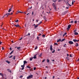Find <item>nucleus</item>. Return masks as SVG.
<instances>
[{
  "label": "nucleus",
  "mask_w": 79,
  "mask_h": 79,
  "mask_svg": "<svg viewBox=\"0 0 79 79\" xmlns=\"http://www.w3.org/2000/svg\"><path fill=\"white\" fill-rule=\"evenodd\" d=\"M23 63L24 64L23 65H22L21 66V67L22 68L21 69L22 70H23V69H24V65L25 64H26V63H27V61L26 60H24L23 61Z\"/></svg>",
  "instance_id": "1"
},
{
  "label": "nucleus",
  "mask_w": 79,
  "mask_h": 79,
  "mask_svg": "<svg viewBox=\"0 0 79 79\" xmlns=\"http://www.w3.org/2000/svg\"><path fill=\"white\" fill-rule=\"evenodd\" d=\"M33 77V75H29L28 77H27V79H31V78H32Z\"/></svg>",
  "instance_id": "2"
},
{
  "label": "nucleus",
  "mask_w": 79,
  "mask_h": 79,
  "mask_svg": "<svg viewBox=\"0 0 79 79\" xmlns=\"http://www.w3.org/2000/svg\"><path fill=\"white\" fill-rule=\"evenodd\" d=\"M52 5L53 6L54 10H56V7L55 6V4L54 3H53Z\"/></svg>",
  "instance_id": "3"
},
{
  "label": "nucleus",
  "mask_w": 79,
  "mask_h": 79,
  "mask_svg": "<svg viewBox=\"0 0 79 79\" xmlns=\"http://www.w3.org/2000/svg\"><path fill=\"white\" fill-rule=\"evenodd\" d=\"M71 25L70 24H69L68 25V27L67 29V31H69V29L71 28Z\"/></svg>",
  "instance_id": "4"
},
{
  "label": "nucleus",
  "mask_w": 79,
  "mask_h": 79,
  "mask_svg": "<svg viewBox=\"0 0 79 79\" xmlns=\"http://www.w3.org/2000/svg\"><path fill=\"white\" fill-rule=\"evenodd\" d=\"M35 26V27L34 28L35 29H36V28H37V27H38V25H35V24H34L32 26Z\"/></svg>",
  "instance_id": "5"
},
{
  "label": "nucleus",
  "mask_w": 79,
  "mask_h": 79,
  "mask_svg": "<svg viewBox=\"0 0 79 79\" xmlns=\"http://www.w3.org/2000/svg\"><path fill=\"white\" fill-rule=\"evenodd\" d=\"M69 44H74V43H73V42L72 41H69Z\"/></svg>",
  "instance_id": "6"
},
{
  "label": "nucleus",
  "mask_w": 79,
  "mask_h": 79,
  "mask_svg": "<svg viewBox=\"0 0 79 79\" xmlns=\"http://www.w3.org/2000/svg\"><path fill=\"white\" fill-rule=\"evenodd\" d=\"M14 25L15 26V27H21L19 26V24H18L17 25H16L15 24H14Z\"/></svg>",
  "instance_id": "7"
},
{
  "label": "nucleus",
  "mask_w": 79,
  "mask_h": 79,
  "mask_svg": "<svg viewBox=\"0 0 79 79\" xmlns=\"http://www.w3.org/2000/svg\"><path fill=\"white\" fill-rule=\"evenodd\" d=\"M73 41H74V42H79V40H77L76 39L73 40Z\"/></svg>",
  "instance_id": "8"
},
{
  "label": "nucleus",
  "mask_w": 79,
  "mask_h": 79,
  "mask_svg": "<svg viewBox=\"0 0 79 79\" xmlns=\"http://www.w3.org/2000/svg\"><path fill=\"white\" fill-rule=\"evenodd\" d=\"M50 49L51 51L53 50V48H52V45H51L50 46Z\"/></svg>",
  "instance_id": "9"
},
{
  "label": "nucleus",
  "mask_w": 79,
  "mask_h": 79,
  "mask_svg": "<svg viewBox=\"0 0 79 79\" xmlns=\"http://www.w3.org/2000/svg\"><path fill=\"white\" fill-rule=\"evenodd\" d=\"M11 8H10V9H9L8 11V12H11V11H12V10H11Z\"/></svg>",
  "instance_id": "10"
},
{
  "label": "nucleus",
  "mask_w": 79,
  "mask_h": 79,
  "mask_svg": "<svg viewBox=\"0 0 79 79\" xmlns=\"http://www.w3.org/2000/svg\"><path fill=\"white\" fill-rule=\"evenodd\" d=\"M4 16L5 17H8V13L4 15Z\"/></svg>",
  "instance_id": "11"
},
{
  "label": "nucleus",
  "mask_w": 79,
  "mask_h": 79,
  "mask_svg": "<svg viewBox=\"0 0 79 79\" xmlns=\"http://www.w3.org/2000/svg\"><path fill=\"white\" fill-rule=\"evenodd\" d=\"M7 71H8V72H10V73H11V71L10 69H7Z\"/></svg>",
  "instance_id": "12"
},
{
  "label": "nucleus",
  "mask_w": 79,
  "mask_h": 79,
  "mask_svg": "<svg viewBox=\"0 0 79 79\" xmlns=\"http://www.w3.org/2000/svg\"><path fill=\"white\" fill-rule=\"evenodd\" d=\"M15 57H16V56H14L13 57L12 59L13 60H15Z\"/></svg>",
  "instance_id": "13"
},
{
  "label": "nucleus",
  "mask_w": 79,
  "mask_h": 79,
  "mask_svg": "<svg viewBox=\"0 0 79 79\" xmlns=\"http://www.w3.org/2000/svg\"><path fill=\"white\" fill-rule=\"evenodd\" d=\"M74 34V35H78V33L77 32H75Z\"/></svg>",
  "instance_id": "14"
},
{
  "label": "nucleus",
  "mask_w": 79,
  "mask_h": 79,
  "mask_svg": "<svg viewBox=\"0 0 79 79\" xmlns=\"http://www.w3.org/2000/svg\"><path fill=\"white\" fill-rule=\"evenodd\" d=\"M61 40V39H59L57 40V42H60Z\"/></svg>",
  "instance_id": "15"
},
{
  "label": "nucleus",
  "mask_w": 79,
  "mask_h": 79,
  "mask_svg": "<svg viewBox=\"0 0 79 79\" xmlns=\"http://www.w3.org/2000/svg\"><path fill=\"white\" fill-rule=\"evenodd\" d=\"M6 62H7V63H8V64H10V62L8 61V60H6Z\"/></svg>",
  "instance_id": "16"
},
{
  "label": "nucleus",
  "mask_w": 79,
  "mask_h": 79,
  "mask_svg": "<svg viewBox=\"0 0 79 79\" xmlns=\"http://www.w3.org/2000/svg\"><path fill=\"white\" fill-rule=\"evenodd\" d=\"M37 58V57H36V55L33 57L34 59H35Z\"/></svg>",
  "instance_id": "17"
},
{
  "label": "nucleus",
  "mask_w": 79,
  "mask_h": 79,
  "mask_svg": "<svg viewBox=\"0 0 79 79\" xmlns=\"http://www.w3.org/2000/svg\"><path fill=\"white\" fill-rule=\"evenodd\" d=\"M42 54L41 53L39 56V57H42Z\"/></svg>",
  "instance_id": "18"
},
{
  "label": "nucleus",
  "mask_w": 79,
  "mask_h": 79,
  "mask_svg": "<svg viewBox=\"0 0 79 79\" xmlns=\"http://www.w3.org/2000/svg\"><path fill=\"white\" fill-rule=\"evenodd\" d=\"M13 50L10 53V54L11 55V54H12V53H13Z\"/></svg>",
  "instance_id": "19"
},
{
  "label": "nucleus",
  "mask_w": 79,
  "mask_h": 79,
  "mask_svg": "<svg viewBox=\"0 0 79 79\" xmlns=\"http://www.w3.org/2000/svg\"><path fill=\"white\" fill-rule=\"evenodd\" d=\"M33 59V57H32L31 58H30V60L31 61H32V60Z\"/></svg>",
  "instance_id": "20"
},
{
  "label": "nucleus",
  "mask_w": 79,
  "mask_h": 79,
  "mask_svg": "<svg viewBox=\"0 0 79 79\" xmlns=\"http://www.w3.org/2000/svg\"><path fill=\"white\" fill-rule=\"evenodd\" d=\"M20 48H21V47H17V49H18V50H19V49H20Z\"/></svg>",
  "instance_id": "21"
},
{
  "label": "nucleus",
  "mask_w": 79,
  "mask_h": 79,
  "mask_svg": "<svg viewBox=\"0 0 79 79\" xmlns=\"http://www.w3.org/2000/svg\"><path fill=\"white\" fill-rule=\"evenodd\" d=\"M37 47H38L37 46H36L35 48V50H36V49H37Z\"/></svg>",
  "instance_id": "22"
},
{
  "label": "nucleus",
  "mask_w": 79,
  "mask_h": 79,
  "mask_svg": "<svg viewBox=\"0 0 79 79\" xmlns=\"http://www.w3.org/2000/svg\"><path fill=\"white\" fill-rule=\"evenodd\" d=\"M47 61L48 63H49L50 62V61L49 60H48V59H47Z\"/></svg>",
  "instance_id": "23"
},
{
  "label": "nucleus",
  "mask_w": 79,
  "mask_h": 79,
  "mask_svg": "<svg viewBox=\"0 0 79 79\" xmlns=\"http://www.w3.org/2000/svg\"><path fill=\"white\" fill-rule=\"evenodd\" d=\"M66 44H65L64 45V47H66Z\"/></svg>",
  "instance_id": "24"
},
{
  "label": "nucleus",
  "mask_w": 79,
  "mask_h": 79,
  "mask_svg": "<svg viewBox=\"0 0 79 79\" xmlns=\"http://www.w3.org/2000/svg\"><path fill=\"white\" fill-rule=\"evenodd\" d=\"M18 13H23V12H21V11H18Z\"/></svg>",
  "instance_id": "25"
},
{
  "label": "nucleus",
  "mask_w": 79,
  "mask_h": 79,
  "mask_svg": "<svg viewBox=\"0 0 79 79\" xmlns=\"http://www.w3.org/2000/svg\"><path fill=\"white\" fill-rule=\"evenodd\" d=\"M0 76H3V74H2L1 73H0Z\"/></svg>",
  "instance_id": "26"
},
{
  "label": "nucleus",
  "mask_w": 79,
  "mask_h": 79,
  "mask_svg": "<svg viewBox=\"0 0 79 79\" xmlns=\"http://www.w3.org/2000/svg\"><path fill=\"white\" fill-rule=\"evenodd\" d=\"M65 40V39H63L61 41V42H63V41H64Z\"/></svg>",
  "instance_id": "27"
},
{
  "label": "nucleus",
  "mask_w": 79,
  "mask_h": 79,
  "mask_svg": "<svg viewBox=\"0 0 79 79\" xmlns=\"http://www.w3.org/2000/svg\"><path fill=\"white\" fill-rule=\"evenodd\" d=\"M73 1H74V0H73V2H72V5H73V4H74V2H73Z\"/></svg>",
  "instance_id": "28"
},
{
  "label": "nucleus",
  "mask_w": 79,
  "mask_h": 79,
  "mask_svg": "<svg viewBox=\"0 0 79 79\" xmlns=\"http://www.w3.org/2000/svg\"><path fill=\"white\" fill-rule=\"evenodd\" d=\"M15 22H16V23H17V22H18V20L17 19L15 21Z\"/></svg>",
  "instance_id": "29"
},
{
  "label": "nucleus",
  "mask_w": 79,
  "mask_h": 79,
  "mask_svg": "<svg viewBox=\"0 0 79 79\" xmlns=\"http://www.w3.org/2000/svg\"><path fill=\"white\" fill-rule=\"evenodd\" d=\"M44 19H45V20L46 21V20H47V19H46V17H44Z\"/></svg>",
  "instance_id": "30"
},
{
  "label": "nucleus",
  "mask_w": 79,
  "mask_h": 79,
  "mask_svg": "<svg viewBox=\"0 0 79 79\" xmlns=\"http://www.w3.org/2000/svg\"><path fill=\"white\" fill-rule=\"evenodd\" d=\"M28 68H31V67H29V66H27V67Z\"/></svg>",
  "instance_id": "31"
},
{
  "label": "nucleus",
  "mask_w": 79,
  "mask_h": 79,
  "mask_svg": "<svg viewBox=\"0 0 79 79\" xmlns=\"http://www.w3.org/2000/svg\"><path fill=\"white\" fill-rule=\"evenodd\" d=\"M77 45H76L75 46H76V47H78V43H76Z\"/></svg>",
  "instance_id": "32"
},
{
  "label": "nucleus",
  "mask_w": 79,
  "mask_h": 79,
  "mask_svg": "<svg viewBox=\"0 0 79 79\" xmlns=\"http://www.w3.org/2000/svg\"><path fill=\"white\" fill-rule=\"evenodd\" d=\"M45 61V60L44 59V60H42V62L43 63V62H44V61Z\"/></svg>",
  "instance_id": "33"
},
{
  "label": "nucleus",
  "mask_w": 79,
  "mask_h": 79,
  "mask_svg": "<svg viewBox=\"0 0 79 79\" xmlns=\"http://www.w3.org/2000/svg\"><path fill=\"white\" fill-rule=\"evenodd\" d=\"M13 57V55H11V56H10L9 58H12V57Z\"/></svg>",
  "instance_id": "34"
},
{
  "label": "nucleus",
  "mask_w": 79,
  "mask_h": 79,
  "mask_svg": "<svg viewBox=\"0 0 79 79\" xmlns=\"http://www.w3.org/2000/svg\"><path fill=\"white\" fill-rule=\"evenodd\" d=\"M67 4H68V5H69V6H71V5L69 4L68 2H67V3H66V5H67Z\"/></svg>",
  "instance_id": "35"
},
{
  "label": "nucleus",
  "mask_w": 79,
  "mask_h": 79,
  "mask_svg": "<svg viewBox=\"0 0 79 79\" xmlns=\"http://www.w3.org/2000/svg\"><path fill=\"white\" fill-rule=\"evenodd\" d=\"M39 36H37V40H39Z\"/></svg>",
  "instance_id": "36"
},
{
  "label": "nucleus",
  "mask_w": 79,
  "mask_h": 79,
  "mask_svg": "<svg viewBox=\"0 0 79 79\" xmlns=\"http://www.w3.org/2000/svg\"><path fill=\"white\" fill-rule=\"evenodd\" d=\"M55 52V50H53V51L52 52V53H53Z\"/></svg>",
  "instance_id": "37"
},
{
  "label": "nucleus",
  "mask_w": 79,
  "mask_h": 79,
  "mask_svg": "<svg viewBox=\"0 0 79 79\" xmlns=\"http://www.w3.org/2000/svg\"><path fill=\"white\" fill-rule=\"evenodd\" d=\"M76 31H77V30H75L74 31V32H76Z\"/></svg>",
  "instance_id": "38"
},
{
  "label": "nucleus",
  "mask_w": 79,
  "mask_h": 79,
  "mask_svg": "<svg viewBox=\"0 0 79 79\" xmlns=\"http://www.w3.org/2000/svg\"><path fill=\"white\" fill-rule=\"evenodd\" d=\"M23 77V76H22V75H21V76H20V78H22V77Z\"/></svg>",
  "instance_id": "39"
},
{
  "label": "nucleus",
  "mask_w": 79,
  "mask_h": 79,
  "mask_svg": "<svg viewBox=\"0 0 79 79\" xmlns=\"http://www.w3.org/2000/svg\"><path fill=\"white\" fill-rule=\"evenodd\" d=\"M74 23L75 24H76V23H77V21H75L74 22Z\"/></svg>",
  "instance_id": "40"
},
{
  "label": "nucleus",
  "mask_w": 79,
  "mask_h": 79,
  "mask_svg": "<svg viewBox=\"0 0 79 79\" xmlns=\"http://www.w3.org/2000/svg\"><path fill=\"white\" fill-rule=\"evenodd\" d=\"M54 45H58V44L55 43H54Z\"/></svg>",
  "instance_id": "41"
},
{
  "label": "nucleus",
  "mask_w": 79,
  "mask_h": 79,
  "mask_svg": "<svg viewBox=\"0 0 79 79\" xmlns=\"http://www.w3.org/2000/svg\"><path fill=\"white\" fill-rule=\"evenodd\" d=\"M34 70H35L36 69V68L35 67H34L33 69Z\"/></svg>",
  "instance_id": "42"
},
{
  "label": "nucleus",
  "mask_w": 79,
  "mask_h": 79,
  "mask_svg": "<svg viewBox=\"0 0 79 79\" xmlns=\"http://www.w3.org/2000/svg\"><path fill=\"white\" fill-rule=\"evenodd\" d=\"M13 13L11 12V13L10 14V15H13Z\"/></svg>",
  "instance_id": "43"
},
{
  "label": "nucleus",
  "mask_w": 79,
  "mask_h": 79,
  "mask_svg": "<svg viewBox=\"0 0 79 79\" xmlns=\"http://www.w3.org/2000/svg\"><path fill=\"white\" fill-rule=\"evenodd\" d=\"M64 34L65 35H66V34H67V33L65 32V33H64Z\"/></svg>",
  "instance_id": "44"
},
{
  "label": "nucleus",
  "mask_w": 79,
  "mask_h": 79,
  "mask_svg": "<svg viewBox=\"0 0 79 79\" xmlns=\"http://www.w3.org/2000/svg\"><path fill=\"white\" fill-rule=\"evenodd\" d=\"M70 23H73V21L72 20L71 21H70Z\"/></svg>",
  "instance_id": "45"
},
{
  "label": "nucleus",
  "mask_w": 79,
  "mask_h": 79,
  "mask_svg": "<svg viewBox=\"0 0 79 79\" xmlns=\"http://www.w3.org/2000/svg\"><path fill=\"white\" fill-rule=\"evenodd\" d=\"M38 20H36V23H38Z\"/></svg>",
  "instance_id": "46"
},
{
  "label": "nucleus",
  "mask_w": 79,
  "mask_h": 79,
  "mask_svg": "<svg viewBox=\"0 0 79 79\" xmlns=\"http://www.w3.org/2000/svg\"><path fill=\"white\" fill-rule=\"evenodd\" d=\"M8 15H10V13H7Z\"/></svg>",
  "instance_id": "47"
},
{
  "label": "nucleus",
  "mask_w": 79,
  "mask_h": 79,
  "mask_svg": "<svg viewBox=\"0 0 79 79\" xmlns=\"http://www.w3.org/2000/svg\"><path fill=\"white\" fill-rule=\"evenodd\" d=\"M67 56H69V54H67Z\"/></svg>",
  "instance_id": "48"
},
{
  "label": "nucleus",
  "mask_w": 79,
  "mask_h": 79,
  "mask_svg": "<svg viewBox=\"0 0 79 79\" xmlns=\"http://www.w3.org/2000/svg\"><path fill=\"white\" fill-rule=\"evenodd\" d=\"M23 39V37H22V38H21L19 39V40H21V39Z\"/></svg>",
  "instance_id": "49"
},
{
  "label": "nucleus",
  "mask_w": 79,
  "mask_h": 79,
  "mask_svg": "<svg viewBox=\"0 0 79 79\" xmlns=\"http://www.w3.org/2000/svg\"><path fill=\"white\" fill-rule=\"evenodd\" d=\"M5 49H4V48H3V47H2V50H4Z\"/></svg>",
  "instance_id": "50"
},
{
  "label": "nucleus",
  "mask_w": 79,
  "mask_h": 79,
  "mask_svg": "<svg viewBox=\"0 0 79 79\" xmlns=\"http://www.w3.org/2000/svg\"><path fill=\"white\" fill-rule=\"evenodd\" d=\"M41 35H42V34H39V35H39V36H40Z\"/></svg>",
  "instance_id": "51"
},
{
  "label": "nucleus",
  "mask_w": 79,
  "mask_h": 79,
  "mask_svg": "<svg viewBox=\"0 0 79 79\" xmlns=\"http://www.w3.org/2000/svg\"><path fill=\"white\" fill-rule=\"evenodd\" d=\"M42 37H45V35H42Z\"/></svg>",
  "instance_id": "52"
},
{
  "label": "nucleus",
  "mask_w": 79,
  "mask_h": 79,
  "mask_svg": "<svg viewBox=\"0 0 79 79\" xmlns=\"http://www.w3.org/2000/svg\"><path fill=\"white\" fill-rule=\"evenodd\" d=\"M12 49L10 47V50H11Z\"/></svg>",
  "instance_id": "53"
},
{
  "label": "nucleus",
  "mask_w": 79,
  "mask_h": 79,
  "mask_svg": "<svg viewBox=\"0 0 79 79\" xmlns=\"http://www.w3.org/2000/svg\"><path fill=\"white\" fill-rule=\"evenodd\" d=\"M31 14H32V15H34V12H32Z\"/></svg>",
  "instance_id": "54"
},
{
  "label": "nucleus",
  "mask_w": 79,
  "mask_h": 79,
  "mask_svg": "<svg viewBox=\"0 0 79 79\" xmlns=\"http://www.w3.org/2000/svg\"><path fill=\"white\" fill-rule=\"evenodd\" d=\"M42 23V22L40 21V23H40V24H41V23Z\"/></svg>",
  "instance_id": "55"
},
{
  "label": "nucleus",
  "mask_w": 79,
  "mask_h": 79,
  "mask_svg": "<svg viewBox=\"0 0 79 79\" xmlns=\"http://www.w3.org/2000/svg\"><path fill=\"white\" fill-rule=\"evenodd\" d=\"M70 57H72V55H71V54L70 55Z\"/></svg>",
  "instance_id": "56"
},
{
  "label": "nucleus",
  "mask_w": 79,
  "mask_h": 79,
  "mask_svg": "<svg viewBox=\"0 0 79 79\" xmlns=\"http://www.w3.org/2000/svg\"><path fill=\"white\" fill-rule=\"evenodd\" d=\"M28 35H30V33H29L28 34Z\"/></svg>",
  "instance_id": "57"
},
{
  "label": "nucleus",
  "mask_w": 79,
  "mask_h": 79,
  "mask_svg": "<svg viewBox=\"0 0 79 79\" xmlns=\"http://www.w3.org/2000/svg\"><path fill=\"white\" fill-rule=\"evenodd\" d=\"M5 17V15H4L2 17V18H4V17Z\"/></svg>",
  "instance_id": "58"
},
{
  "label": "nucleus",
  "mask_w": 79,
  "mask_h": 79,
  "mask_svg": "<svg viewBox=\"0 0 79 79\" xmlns=\"http://www.w3.org/2000/svg\"><path fill=\"white\" fill-rule=\"evenodd\" d=\"M66 59H68V57L67 56V57L66 58Z\"/></svg>",
  "instance_id": "59"
},
{
  "label": "nucleus",
  "mask_w": 79,
  "mask_h": 79,
  "mask_svg": "<svg viewBox=\"0 0 79 79\" xmlns=\"http://www.w3.org/2000/svg\"><path fill=\"white\" fill-rule=\"evenodd\" d=\"M53 79H54L55 78V76H53L52 77Z\"/></svg>",
  "instance_id": "60"
},
{
  "label": "nucleus",
  "mask_w": 79,
  "mask_h": 79,
  "mask_svg": "<svg viewBox=\"0 0 79 79\" xmlns=\"http://www.w3.org/2000/svg\"><path fill=\"white\" fill-rule=\"evenodd\" d=\"M53 2H55H55H56V1H52Z\"/></svg>",
  "instance_id": "61"
},
{
  "label": "nucleus",
  "mask_w": 79,
  "mask_h": 79,
  "mask_svg": "<svg viewBox=\"0 0 79 79\" xmlns=\"http://www.w3.org/2000/svg\"><path fill=\"white\" fill-rule=\"evenodd\" d=\"M60 49H58V51H60Z\"/></svg>",
  "instance_id": "62"
},
{
  "label": "nucleus",
  "mask_w": 79,
  "mask_h": 79,
  "mask_svg": "<svg viewBox=\"0 0 79 79\" xmlns=\"http://www.w3.org/2000/svg\"><path fill=\"white\" fill-rule=\"evenodd\" d=\"M65 35L64 34L63 35V37H64V36Z\"/></svg>",
  "instance_id": "63"
},
{
  "label": "nucleus",
  "mask_w": 79,
  "mask_h": 79,
  "mask_svg": "<svg viewBox=\"0 0 79 79\" xmlns=\"http://www.w3.org/2000/svg\"><path fill=\"white\" fill-rule=\"evenodd\" d=\"M77 79H79V77L77 78Z\"/></svg>",
  "instance_id": "64"
}]
</instances>
